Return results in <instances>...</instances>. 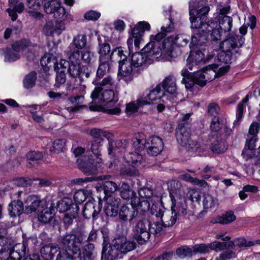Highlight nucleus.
Returning <instances> with one entry per match:
<instances>
[{
	"instance_id": "nucleus-1",
	"label": "nucleus",
	"mask_w": 260,
	"mask_h": 260,
	"mask_svg": "<svg viewBox=\"0 0 260 260\" xmlns=\"http://www.w3.org/2000/svg\"><path fill=\"white\" fill-rule=\"evenodd\" d=\"M173 29V24L170 22L167 27L162 26L161 32L155 36L150 37V41L142 49V51L147 53V55L152 59L165 61H171L172 58L177 56L175 52L173 37L166 39V32H170Z\"/></svg>"
},
{
	"instance_id": "nucleus-2",
	"label": "nucleus",
	"mask_w": 260,
	"mask_h": 260,
	"mask_svg": "<svg viewBox=\"0 0 260 260\" xmlns=\"http://www.w3.org/2000/svg\"><path fill=\"white\" fill-rule=\"evenodd\" d=\"M90 135L93 139L91 149L95 158H94L92 156H82V172L90 175L99 172V169L102 167V159L100 156V147L102 146L103 138L109 140L114 138V135L108 131L96 128L91 129Z\"/></svg>"
},
{
	"instance_id": "nucleus-3",
	"label": "nucleus",
	"mask_w": 260,
	"mask_h": 260,
	"mask_svg": "<svg viewBox=\"0 0 260 260\" xmlns=\"http://www.w3.org/2000/svg\"><path fill=\"white\" fill-rule=\"evenodd\" d=\"M78 227L74 229L70 234L63 237L62 240V248L51 245V254L52 260L55 254L59 252L57 255L56 260H81V228Z\"/></svg>"
},
{
	"instance_id": "nucleus-4",
	"label": "nucleus",
	"mask_w": 260,
	"mask_h": 260,
	"mask_svg": "<svg viewBox=\"0 0 260 260\" xmlns=\"http://www.w3.org/2000/svg\"><path fill=\"white\" fill-rule=\"evenodd\" d=\"M191 7L192 3H189V19L191 24V27L194 29L190 44H201L207 40V37L205 33L206 27L205 25L209 24L210 22H206L204 17L195 16L196 10L194 8L191 9Z\"/></svg>"
},
{
	"instance_id": "nucleus-5",
	"label": "nucleus",
	"mask_w": 260,
	"mask_h": 260,
	"mask_svg": "<svg viewBox=\"0 0 260 260\" xmlns=\"http://www.w3.org/2000/svg\"><path fill=\"white\" fill-rule=\"evenodd\" d=\"M118 49L114 52L117 54L118 57L115 59L118 62V76L120 79L124 80L127 83L131 82L135 75L136 69L134 68L129 59L127 58L126 54L123 51L122 52Z\"/></svg>"
},
{
	"instance_id": "nucleus-6",
	"label": "nucleus",
	"mask_w": 260,
	"mask_h": 260,
	"mask_svg": "<svg viewBox=\"0 0 260 260\" xmlns=\"http://www.w3.org/2000/svg\"><path fill=\"white\" fill-rule=\"evenodd\" d=\"M80 35H78L77 38L74 37L73 42L70 44L68 48V52L70 53L69 57V61L64 59H61L58 63V69L64 68V72L66 71L67 66L68 69L72 64L79 66L81 64V57L80 53H81V45L80 43Z\"/></svg>"
},
{
	"instance_id": "nucleus-7",
	"label": "nucleus",
	"mask_w": 260,
	"mask_h": 260,
	"mask_svg": "<svg viewBox=\"0 0 260 260\" xmlns=\"http://www.w3.org/2000/svg\"><path fill=\"white\" fill-rule=\"evenodd\" d=\"M95 60V56L90 50L89 42L87 41L85 36H82V74H85L86 78L94 71Z\"/></svg>"
},
{
	"instance_id": "nucleus-8",
	"label": "nucleus",
	"mask_w": 260,
	"mask_h": 260,
	"mask_svg": "<svg viewBox=\"0 0 260 260\" xmlns=\"http://www.w3.org/2000/svg\"><path fill=\"white\" fill-rule=\"evenodd\" d=\"M150 24L146 21L139 22L132 29L131 36L127 39V44L129 53L133 52V43L136 51L140 49V45L143 42L142 37L146 30H149Z\"/></svg>"
},
{
	"instance_id": "nucleus-9",
	"label": "nucleus",
	"mask_w": 260,
	"mask_h": 260,
	"mask_svg": "<svg viewBox=\"0 0 260 260\" xmlns=\"http://www.w3.org/2000/svg\"><path fill=\"white\" fill-rule=\"evenodd\" d=\"M52 14H53L56 22L55 26H52L47 25L46 27L45 26L44 29L48 27L50 36H54L55 35L58 36L66 28L63 21L67 19L68 13L65 8L61 6V3H60L59 6L57 7L54 12L52 13Z\"/></svg>"
},
{
	"instance_id": "nucleus-10",
	"label": "nucleus",
	"mask_w": 260,
	"mask_h": 260,
	"mask_svg": "<svg viewBox=\"0 0 260 260\" xmlns=\"http://www.w3.org/2000/svg\"><path fill=\"white\" fill-rule=\"evenodd\" d=\"M168 189L169 190L170 197L172 203L179 204V210L183 214L185 213V207H186V201L184 197L181 196L182 185L177 180H173L170 182Z\"/></svg>"
},
{
	"instance_id": "nucleus-11",
	"label": "nucleus",
	"mask_w": 260,
	"mask_h": 260,
	"mask_svg": "<svg viewBox=\"0 0 260 260\" xmlns=\"http://www.w3.org/2000/svg\"><path fill=\"white\" fill-rule=\"evenodd\" d=\"M150 223L146 220H140L134 226L133 230V237L139 244H144L150 239Z\"/></svg>"
},
{
	"instance_id": "nucleus-12",
	"label": "nucleus",
	"mask_w": 260,
	"mask_h": 260,
	"mask_svg": "<svg viewBox=\"0 0 260 260\" xmlns=\"http://www.w3.org/2000/svg\"><path fill=\"white\" fill-rule=\"evenodd\" d=\"M244 40L245 39L243 37L236 35L224 40L222 43H219L218 45L214 50L221 49L222 51L237 55L239 48L244 43Z\"/></svg>"
},
{
	"instance_id": "nucleus-13",
	"label": "nucleus",
	"mask_w": 260,
	"mask_h": 260,
	"mask_svg": "<svg viewBox=\"0 0 260 260\" xmlns=\"http://www.w3.org/2000/svg\"><path fill=\"white\" fill-rule=\"evenodd\" d=\"M107 39H108V38L106 36L100 37L98 39L99 42L98 53L100 55L99 59H101L102 61H104L105 59H110L111 61H114L118 57V55L117 54L114 55V52L118 49H119V51L121 52L123 50L122 48L118 47L113 50L111 53L110 54L111 48L109 44L107 42Z\"/></svg>"
},
{
	"instance_id": "nucleus-14",
	"label": "nucleus",
	"mask_w": 260,
	"mask_h": 260,
	"mask_svg": "<svg viewBox=\"0 0 260 260\" xmlns=\"http://www.w3.org/2000/svg\"><path fill=\"white\" fill-rule=\"evenodd\" d=\"M158 85H161V89L162 88L165 91L170 94L169 96H167V100L170 102L172 103L178 102V99L176 94V79L174 76L169 75L166 77Z\"/></svg>"
},
{
	"instance_id": "nucleus-15",
	"label": "nucleus",
	"mask_w": 260,
	"mask_h": 260,
	"mask_svg": "<svg viewBox=\"0 0 260 260\" xmlns=\"http://www.w3.org/2000/svg\"><path fill=\"white\" fill-rule=\"evenodd\" d=\"M143 98L142 102L146 105L155 104L157 102H165V99L167 100V95L161 89V85L158 84L150 90L146 98Z\"/></svg>"
},
{
	"instance_id": "nucleus-16",
	"label": "nucleus",
	"mask_w": 260,
	"mask_h": 260,
	"mask_svg": "<svg viewBox=\"0 0 260 260\" xmlns=\"http://www.w3.org/2000/svg\"><path fill=\"white\" fill-rule=\"evenodd\" d=\"M216 74L212 70L193 71L192 77L196 84L201 87H203L206 85L208 81L213 80L216 76Z\"/></svg>"
},
{
	"instance_id": "nucleus-17",
	"label": "nucleus",
	"mask_w": 260,
	"mask_h": 260,
	"mask_svg": "<svg viewBox=\"0 0 260 260\" xmlns=\"http://www.w3.org/2000/svg\"><path fill=\"white\" fill-rule=\"evenodd\" d=\"M105 205L104 207L105 213L108 216L115 217L118 213V207L121 200L116 196H110L104 198Z\"/></svg>"
},
{
	"instance_id": "nucleus-18",
	"label": "nucleus",
	"mask_w": 260,
	"mask_h": 260,
	"mask_svg": "<svg viewBox=\"0 0 260 260\" xmlns=\"http://www.w3.org/2000/svg\"><path fill=\"white\" fill-rule=\"evenodd\" d=\"M25 204V210L27 212L32 213L40 212L46 202L41 200L39 196L31 194L27 197Z\"/></svg>"
},
{
	"instance_id": "nucleus-19",
	"label": "nucleus",
	"mask_w": 260,
	"mask_h": 260,
	"mask_svg": "<svg viewBox=\"0 0 260 260\" xmlns=\"http://www.w3.org/2000/svg\"><path fill=\"white\" fill-rule=\"evenodd\" d=\"M179 204H173L171 205V213L168 215H165L164 219H161L163 225L165 227L173 226L176 222L177 218L180 216H185L187 214V206L185 207V213L183 214L181 211L179 210L178 206Z\"/></svg>"
},
{
	"instance_id": "nucleus-20",
	"label": "nucleus",
	"mask_w": 260,
	"mask_h": 260,
	"mask_svg": "<svg viewBox=\"0 0 260 260\" xmlns=\"http://www.w3.org/2000/svg\"><path fill=\"white\" fill-rule=\"evenodd\" d=\"M92 100L98 99L101 101L107 102H117L118 100V93L111 89H103L101 91L96 92L93 95V91L91 94Z\"/></svg>"
},
{
	"instance_id": "nucleus-21",
	"label": "nucleus",
	"mask_w": 260,
	"mask_h": 260,
	"mask_svg": "<svg viewBox=\"0 0 260 260\" xmlns=\"http://www.w3.org/2000/svg\"><path fill=\"white\" fill-rule=\"evenodd\" d=\"M38 212V220L40 222L44 224L50 223L55 214L54 203H52L49 207H47L46 204Z\"/></svg>"
},
{
	"instance_id": "nucleus-22",
	"label": "nucleus",
	"mask_w": 260,
	"mask_h": 260,
	"mask_svg": "<svg viewBox=\"0 0 260 260\" xmlns=\"http://www.w3.org/2000/svg\"><path fill=\"white\" fill-rule=\"evenodd\" d=\"M68 71L72 77L71 80V84H72V89L79 88L80 90V86H81V64L79 66L72 64L68 69Z\"/></svg>"
},
{
	"instance_id": "nucleus-23",
	"label": "nucleus",
	"mask_w": 260,
	"mask_h": 260,
	"mask_svg": "<svg viewBox=\"0 0 260 260\" xmlns=\"http://www.w3.org/2000/svg\"><path fill=\"white\" fill-rule=\"evenodd\" d=\"M149 141L150 142L147 143L148 145L147 153L151 156L157 155L164 149L162 139L157 136H152L150 138Z\"/></svg>"
},
{
	"instance_id": "nucleus-24",
	"label": "nucleus",
	"mask_w": 260,
	"mask_h": 260,
	"mask_svg": "<svg viewBox=\"0 0 260 260\" xmlns=\"http://www.w3.org/2000/svg\"><path fill=\"white\" fill-rule=\"evenodd\" d=\"M115 81L110 76H107L103 78V77L96 76L93 83L95 85L93 91V94L96 92L101 91L106 88H111L114 86Z\"/></svg>"
},
{
	"instance_id": "nucleus-25",
	"label": "nucleus",
	"mask_w": 260,
	"mask_h": 260,
	"mask_svg": "<svg viewBox=\"0 0 260 260\" xmlns=\"http://www.w3.org/2000/svg\"><path fill=\"white\" fill-rule=\"evenodd\" d=\"M150 202L142 198L141 200L137 197L132 198L131 205L135 211L136 215L140 214L143 215L144 213L150 209Z\"/></svg>"
},
{
	"instance_id": "nucleus-26",
	"label": "nucleus",
	"mask_w": 260,
	"mask_h": 260,
	"mask_svg": "<svg viewBox=\"0 0 260 260\" xmlns=\"http://www.w3.org/2000/svg\"><path fill=\"white\" fill-rule=\"evenodd\" d=\"M111 177V176L107 175H103L99 177L100 179L105 180L103 183V187L105 194L104 198L115 196L114 192L119 188L116 183L110 180Z\"/></svg>"
},
{
	"instance_id": "nucleus-27",
	"label": "nucleus",
	"mask_w": 260,
	"mask_h": 260,
	"mask_svg": "<svg viewBox=\"0 0 260 260\" xmlns=\"http://www.w3.org/2000/svg\"><path fill=\"white\" fill-rule=\"evenodd\" d=\"M114 241L117 245L121 253L125 254L133 250L136 247V244L134 241L127 239L125 237H122L116 238Z\"/></svg>"
},
{
	"instance_id": "nucleus-28",
	"label": "nucleus",
	"mask_w": 260,
	"mask_h": 260,
	"mask_svg": "<svg viewBox=\"0 0 260 260\" xmlns=\"http://www.w3.org/2000/svg\"><path fill=\"white\" fill-rule=\"evenodd\" d=\"M117 247V245L113 240L108 251L103 250L102 260H115L121 258L122 253L119 248Z\"/></svg>"
},
{
	"instance_id": "nucleus-29",
	"label": "nucleus",
	"mask_w": 260,
	"mask_h": 260,
	"mask_svg": "<svg viewBox=\"0 0 260 260\" xmlns=\"http://www.w3.org/2000/svg\"><path fill=\"white\" fill-rule=\"evenodd\" d=\"M190 131L184 124H179L176 128V138L181 145H186L190 137Z\"/></svg>"
},
{
	"instance_id": "nucleus-30",
	"label": "nucleus",
	"mask_w": 260,
	"mask_h": 260,
	"mask_svg": "<svg viewBox=\"0 0 260 260\" xmlns=\"http://www.w3.org/2000/svg\"><path fill=\"white\" fill-rule=\"evenodd\" d=\"M74 205L78 204L73 203L71 198L64 197L57 202L55 209L60 213H66L72 211V209L75 207Z\"/></svg>"
},
{
	"instance_id": "nucleus-31",
	"label": "nucleus",
	"mask_w": 260,
	"mask_h": 260,
	"mask_svg": "<svg viewBox=\"0 0 260 260\" xmlns=\"http://www.w3.org/2000/svg\"><path fill=\"white\" fill-rule=\"evenodd\" d=\"M24 204L20 200L11 201L8 206L9 215L11 217L19 216L23 213Z\"/></svg>"
},
{
	"instance_id": "nucleus-32",
	"label": "nucleus",
	"mask_w": 260,
	"mask_h": 260,
	"mask_svg": "<svg viewBox=\"0 0 260 260\" xmlns=\"http://www.w3.org/2000/svg\"><path fill=\"white\" fill-rule=\"evenodd\" d=\"M23 241L22 243H18L14 247L12 246V248L14 249V254L19 258L20 256V260L22 259L23 256L25 255L26 250H28V241L34 240V237H29L28 239L24 238V235H22Z\"/></svg>"
},
{
	"instance_id": "nucleus-33",
	"label": "nucleus",
	"mask_w": 260,
	"mask_h": 260,
	"mask_svg": "<svg viewBox=\"0 0 260 260\" xmlns=\"http://www.w3.org/2000/svg\"><path fill=\"white\" fill-rule=\"evenodd\" d=\"M40 64L43 68L44 73L47 75L50 68L53 66L54 69H55L56 64H58V63L55 56L52 54L48 53L45 54L42 57L40 60Z\"/></svg>"
},
{
	"instance_id": "nucleus-34",
	"label": "nucleus",
	"mask_w": 260,
	"mask_h": 260,
	"mask_svg": "<svg viewBox=\"0 0 260 260\" xmlns=\"http://www.w3.org/2000/svg\"><path fill=\"white\" fill-rule=\"evenodd\" d=\"M119 217L123 221H129V222L137 216L134 208H131L128 206L123 205L122 206L118 212Z\"/></svg>"
},
{
	"instance_id": "nucleus-35",
	"label": "nucleus",
	"mask_w": 260,
	"mask_h": 260,
	"mask_svg": "<svg viewBox=\"0 0 260 260\" xmlns=\"http://www.w3.org/2000/svg\"><path fill=\"white\" fill-rule=\"evenodd\" d=\"M206 35L207 33L211 32L210 36L211 39L213 42H217L220 40L222 31L220 28L218 26V25L216 22L211 21L209 24H206Z\"/></svg>"
},
{
	"instance_id": "nucleus-36",
	"label": "nucleus",
	"mask_w": 260,
	"mask_h": 260,
	"mask_svg": "<svg viewBox=\"0 0 260 260\" xmlns=\"http://www.w3.org/2000/svg\"><path fill=\"white\" fill-rule=\"evenodd\" d=\"M2 248L0 250V260H20L14 254V249L12 248V245H2L1 243Z\"/></svg>"
},
{
	"instance_id": "nucleus-37",
	"label": "nucleus",
	"mask_w": 260,
	"mask_h": 260,
	"mask_svg": "<svg viewBox=\"0 0 260 260\" xmlns=\"http://www.w3.org/2000/svg\"><path fill=\"white\" fill-rule=\"evenodd\" d=\"M132 142L135 150L140 152L146 147L147 144L146 136L143 133L136 134L132 139Z\"/></svg>"
},
{
	"instance_id": "nucleus-38",
	"label": "nucleus",
	"mask_w": 260,
	"mask_h": 260,
	"mask_svg": "<svg viewBox=\"0 0 260 260\" xmlns=\"http://www.w3.org/2000/svg\"><path fill=\"white\" fill-rule=\"evenodd\" d=\"M218 27L224 32L231 30L233 26V18L228 15L218 16Z\"/></svg>"
},
{
	"instance_id": "nucleus-39",
	"label": "nucleus",
	"mask_w": 260,
	"mask_h": 260,
	"mask_svg": "<svg viewBox=\"0 0 260 260\" xmlns=\"http://www.w3.org/2000/svg\"><path fill=\"white\" fill-rule=\"evenodd\" d=\"M139 194L140 197L146 200H148L150 202H156L160 201V198L158 196L154 193L153 190L148 187H143L139 190Z\"/></svg>"
},
{
	"instance_id": "nucleus-40",
	"label": "nucleus",
	"mask_w": 260,
	"mask_h": 260,
	"mask_svg": "<svg viewBox=\"0 0 260 260\" xmlns=\"http://www.w3.org/2000/svg\"><path fill=\"white\" fill-rule=\"evenodd\" d=\"M30 45V41L26 38H22L19 40L13 41L11 43L12 49L13 51L17 52L18 54H19L20 51L25 50Z\"/></svg>"
},
{
	"instance_id": "nucleus-41",
	"label": "nucleus",
	"mask_w": 260,
	"mask_h": 260,
	"mask_svg": "<svg viewBox=\"0 0 260 260\" xmlns=\"http://www.w3.org/2000/svg\"><path fill=\"white\" fill-rule=\"evenodd\" d=\"M142 51V53L137 52L133 53L131 57V62L133 64L134 68L137 69L141 67L146 61V58H149L150 59L153 60L150 57L147 55V53Z\"/></svg>"
},
{
	"instance_id": "nucleus-42",
	"label": "nucleus",
	"mask_w": 260,
	"mask_h": 260,
	"mask_svg": "<svg viewBox=\"0 0 260 260\" xmlns=\"http://www.w3.org/2000/svg\"><path fill=\"white\" fill-rule=\"evenodd\" d=\"M37 79V72L35 71H30L23 78L22 81L23 87L26 89H31L35 86Z\"/></svg>"
},
{
	"instance_id": "nucleus-43",
	"label": "nucleus",
	"mask_w": 260,
	"mask_h": 260,
	"mask_svg": "<svg viewBox=\"0 0 260 260\" xmlns=\"http://www.w3.org/2000/svg\"><path fill=\"white\" fill-rule=\"evenodd\" d=\"M75 206L72 211L65 213L62 219L64 226L66 229L69 228L73 223V220L78 216L79 207L78 205H74Z\"/></svg>"
},
{
	"instance_id": "nucleus-44",
	"label": "nucleus",
	"mask_w": 260,
	"mask_h": 260,
	"mask_svg": "<svg viewBox=\"0 0 260 260\" xmlns=\"http://www.w3.org/2000/svg\"><path fill=\"white\" fill-rule=\"evenodd\" d=\"M98 214V212L94 209V205L91 200L90 197L84 206L82 211V215L85 218H89L91 217H94Z\"/></svg>"
},
{
	"instance_id": "nucleus-45",
	"label": "nucleus",
	"mask_w": 260,
	"mask_h": 260,
	"mask_svg": "<svg viewBox=\"0 0 260 260\" xmlns=\"http://www.w3.org/2000/svg\"><path fill=\"white\" fill-rule=\"evenodd\" d=\"M120 190L121 197L125 200L131 199L136 197V193L131 189L129 185L126 183H122L118 188Z\"/></svg>"
},
{
	"instance_id": "nucleus-46",
	"label": "nucleus",
	"mask_w": 260,
	"mask_h": 260,
	"mask_svg": "<svg viewBox=\"0 0 260 260\" xmlns=\"http://www.w3.org/2000/svg\"><path fill=\"white\" fill-rule=\"evenodd\" d=\"M143 98H140L136 101L129 103L126 105L125 111L127 115H131L137 112L139 108L146 105L143 104L142 101Z\"/></svg>"
},
{
	"instance_id": "nucleus-47",
	"label": "nucleus",
	"mask_w": 260,
	"mask_h": 260,
	"mask_svg": "<svg viewBox=\"0 0 260 260\" xmlns=\"http://www.w3.org/2000/svg\"><path fill=\"white\" fill-rule=\"evenodd\" d=\"M210 149L213 153L220 154L225 152L226 148L222 142L220 137L217 135L216 141L212 143Z\"/></svg>"
},
{
	"instance_id": "nucleus-48",
	"label": "nucleus",
	"mask_w": 260,
	"mask_h": 260,
	"mask_svg": "<svg viewBox=\"0 0 260 260\" xmlns=\"http://www.w3.org/2000/svg\"><path fill=\"white\" fill-rule=\"evenodd\" d=\"M60 3L59 0H43V9L47 14H52Z\"/></svg>"
},
{
	"instance_id": "nucleus-49",
	"label": "nucleus",
	"mask_w": 260,
	"mask_h": 260,
	"mask_svg": "<svg viewBox=\"0 0 260 260\" xmlns=\"http://www.w3.org/2000/svg\"><path fill=\"white\" fill-rule=\"evenodd\" d=\"M236 219V217L234 212L232 211H229L222 216L217 217L215 222L221 224H227L235 221Z\"/></svg>"
},
{
	"instance_id": "nucleus-50",
	"label": "nucleus",
	"mask_w": 260,
	"mask_h": 260,
	"mask_svg": "<svg viewBox=\"0 0 260 260\" xmlns=\"http://www.w3.org/2000/svg\"><path fill=\"white\" fill-rule=\"evenodd\" d=\"M5 56V61L14 62L20 59V55L17 52L13 51L12 48L7 47L3 49Z\"/></svg>"
},
{
	"instance_id": "nucleus-51",
	"label": "nucleus",
	"mask_w": 260,
	"mask_h": 260,
	"mask_svg": "<svg viewBox=\"0 0 260 260\" xmlns=\"http://www.w3.org/2000/svg\"><path fill=\"white\" fill-rule=\"evenodd\" d=\"M54 71L56 72V76L55 78V83L54 86L59 88L60 86L63 84L66 81V74L64 72V69L63 68L60 70L58 69V64H56Z\"/></svg>"
},
{
	"instance_id": "nucleus-52",
	"label": "nucleus",
	"mask_w": 260,
	"mask_h": 260,
	"mask_svg": "<svg viewBox=\"0 0 260 260\" xmlns=\"http://www.w3.org/2000/svg\"><path fill=\"white\" fill-rule=\"evenodd\" d=\"M100 64L96 72L97 77H103L107 73L110 69L111 62L110 59H105L102 61L99 59Z\"/></svg>"
},
{
	"instance_id": "nucleus-53",
	"label": "nucleus",
	"mask_w": 260,
	"mask_h": 260,
	"mask_svg": "<svg viewBox=\"0 0 260 260\" xmlns=\"http://www.w3.org/2000/svg\"><path fill=\"white\" fill-rule=\"evenodd\" d=\"M189 37L184 34H180L176 36L175 38L173 37V42L174 45V50L178 55L177 51L176 50L175 46H185L189 42Z\"/></svg>"
},
{
	"instance_id": "nucleus-54",
	"label": "nucleus",
	"mask_w": 260,
	"mask_h": 260,
	"mask_svg": "<svg viewBox=\"0 0 260 260\" xmlns=\"http://www.w3.org/2000/svg\"><path fill=\"white\" fill-rule=\"evenodd\" d=\"M217 57L220 62L228 65L236 59L237 54L222 51L218 54Z\"/></svg>"
},
{
	"instance_id": "nucleus-55",
	"label": "nucleus",
	"mask_w": 260,
	"mask_h": 260,
	"mask_svg": "<svg viewBox=\"0 0 260 260\" xmlns=\"http://www.w3.org/2000/svg\"><path fill=\"white\" fill-rule=\"evenodd\" d=\"M160 201L158 202H151V207L150 208V212L152 215H154L157 218L162 219L164 214V207L160 204Z\"/></svg>"
},
{
	"instance_id": "nucleus-56",
	"label": "nucleus",
	"mask_w": 260,
	"mask_h": 260,
	"mask_svg": "<svg viewBox=\"0 0 260 260\" xmlns=\"http://www.w3.org/2000/svg\"><path fill=\"white\" fill-rule=\"evenodd\" d=\"M66 140L64 139L55 140L50 148V151L54 153H59L63 151Z\"/></svg>"
},
{
	"instance_id": "nucleus-57",
	"label": "nucleus",
	"mask_w": 260,
	"mask_h": 260,
	"mask_svg": "<svg viewBox=\"0 0 260 260\" xmlns=\"http://www.w3.org/2000/svg\"><path fill=\"white\" fill-rule=\"evenodd\" d=\"M176 254L179 258L190 257L193 255L192 248L191 249L187 246H182L176 249Z\"/></svg>"
},
{
	"instance_id": "nucleus-58",
	"label": "nucleus",
	"mask_w": 260,
	"mask_h": 260,
	"mask_svg": "<svg viewBox=\"0 0 260 260\" xmlns=\"http://www.w3.org/2000/svg\"><path fill=\"white\" fill-rule=\"evenodd\" d=\"M94 245L89 243L84 246L82 250V260H95L93 254Z\"/></svg>"
},
{
	"instance_id": "nucleus-59",
	"label": "nucleus",
	"mask_w": 260,
	"mask_h": 260,
	"mask_svg": "<svg viewBox=\"0 0 260 260\" xmlns=\"http://www.w3.org/2000/svg\"><path fill=\"white\" fill-rule=\"evenodd\" d=\"M125 157L128 163H131L135 165L141 164L143 159L142 155L137 152H129Z\"/></svg>"
},
{
	"instance_id": "nucleus-60",
	"label": "nucleus",
	"mask_w": 260,
	"mask_h": 260,
	"mask_svg": "<svg viewBox=\"0 0 260 260\" xmlns=\"http://www.w3.org/2000/svg\"><path fill=\"white\" fill-rule=\"evenodd\" d=\"M108 154L109 155H115L119 152V149L121 146L122 143L120 141H114L113 138L108 140Z\"/></svg>"
},
{
	"instance_id": "nucleus-61",
	"label": "nucleus",
	"mask_w": 260,
	"mask_h": 260,
	"mask_svg": "<svg viewBox=\"0 0 260 260\" xmlns=\"http://www.w3.org/2000/svg\"><path fill=\"white\" fill-rule=\"evenodd\" d=\"M189 3H192V7L191 9L194 8L196 10V13L195 16L204 17L206 20H207L206 15L208 14L210 10L209 6H204L200 9H198L199 8L197 7L198 3L197 2H190Z\"/></svg>"
},
{
	"instance_id": "nucleus-62",
	"label": "nucleus",
	"mask_w": 260,
	"mask_h": 260,
	"mask_svg": "<svg viewBox=\"0 0 260 260\" xmlns=\"http://www.w3.org/2000/svg\"><path fill=\"white\" fill-rule=\"evenodd\" d=\"M193 254L200 253L206 254L208 253L210 251V243L206 244H196L192 247Z\"/></svg>"
},
{
	"instance_id": "nucleus-63",
	"label": "nucleus",
	"mask_w": 260,
	"mask_h": 260,
	"mask_svg": "<svg viewBox=\"0 0 260 260\" xmlns=\"http://www.w3.org/2000/svg\"><path fill=\"white\" fill-rule=\"evenodd\" d=\"M180 178L184 181L190 182L194 184L201 185V186H204L205 184H207V182L205 181L194 178L187 173L180 175Z\"/></svg>"
},
{
	"instance_id": "nucleus-64",
	"label": "nucleus",
	"mask_w": 260,
	"mask_h": 260,
	"mask_svg": "<svg viewBox=\"0 0 260 260\" xmlns=\"http://www.w3.org/2000/svg\"><path fill=\"white\" fill-rule=\"evenodd\" d=\"M223 123L221 122L218 117L214 116L210 123V127L212 132H218L222 127Z\"/></svg>"
}]
</instances>
